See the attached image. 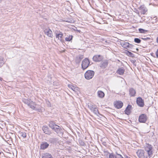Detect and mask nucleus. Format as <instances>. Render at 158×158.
I'll use <instances>...</instances> for the list:
<instances>
[{
  "instance_id": "nucleus-1",
  "label": "nucleus",
  "mask_w": 158,
  "mask_h": 158,
  "mask_svg": "<svg viewBox=\"0 0 158 158\" xmlns=\"http://www.w3.org/2000/svg\"><path fill=\"white\" fill-rule=\"evenodd\" d=\"M49 127L58 134H62V130L59 126L55 124L53 122H51L49 125Z\"/></svg>"
},
{
  "instance_id": "nucleus-15",
  "label": "nucleus",
  "mask_w": 158,
  "mask_h": 158,
  "mask_svg": "<svg viewBox=\"0 0 158 158\" xmlns=\"http://www.w3.org/2000/svg\"><path fill=\"white\" fill-rule=\"evenodd\" d=\"M114 106L118 109L121 108L123 106V103L119 101L114 102Z\"/></svg>"
},
{
  "instance_id": "nucleus-17",
  "label": "nucleus",
  "mask_w": 158,
  "mask_h": 158,
  "mask_svg": "<svg viewBox=\"0 0 158 158\" xmlns=\"http://www.w3.org/2000/svg\"><path fill=\"white\" fill-rule=\"evenodd\" d=\"M49 144L47 142H42L40 145V149L44 150L47 148L49 146Z\"/></svg>"
},
{
  "instance_id": "nucleus-3",
  "label": "nucleus",
  "mask_w": 158,
  "mask_h": 158,
  "mask_svg": "<svg viewBox=\"0 0 158 158\" xmlns=\"http://www.w3.org/2000/svg\"><path fill=\"white\" fill-rule=\"evenodd\" d=\"M94 74V72L92 70H88L85 73V77L87 80H89L93 78Z\"/></svg>"
},
{
  "instance_id": "nucleus-14",
  "label": "nucleus",
  "mask_w": 158,
  "mask_h": 158,
  "mask_svg": "<svg viewBox=\"0 0 158 158\" xmlns=\"http://www.w3.org/2000/svg\"><path fill=\"white\" fill-rule=\"evenodd\" d=\"M139 9L141 10V13L143 15L145 14L148 11L147 9L144 5L141 6Z\"/></svg>"
},
{
  "instance_id": "nucleus-37",
  "label": "nucleus",
  "mask_w": 158,
  "mask_h": 158,
  "mask_svg": "<svg viewBox=\"0 0 158 158\" xmlns=\"http://www.w3.org/2000/svg\"><path fill=\"white\" fill-rule=\"evenodd\" d=\"M156 42L157 43H158V37H157L156 39Z\"/></svg>"
},
{
  "instance_id": "nucleus-13",
  "label": "nucleus",
  "mask_w": 158,
  "mask_h": 158,
  "mask_svg": "<svg viewBox=\"0 0 158 158\" xmlns=\"http://www.w3.org/2000/svg\"><path fill=\"white\" fill-rule=\"evenodd\" d=\"M136 102L138 105L140 107H142L144 106V102L141 98H137Z\"/></svg>"
},
{
  "instance_id": "nucleus-23",
  "label": "nucleus",
  "mask_w": 158,
  "mask_h": 158,
  "mask_svg": "<svg viewBox=\"0 0 158 158\" xmlns=\"http://www.w3.org/2000/svg\"><path fill=\"white\" fill-rule=\"evenodd\" d=\"M125 70L123 68H119L117 71V73L120 75H123L124 72Z\"/></svg>"
},
{
  "instance_id": "nucleus-26",
  "label": "nucleus",
  "mask_w": 158,
  "mask_h": 158,
  "mask_svg": "<svg viewBox=\"0 0 158 158\" xmlns=\"http://www.w3.org/2000/svg\"><path fill=\"white\" fill-rule=\"evenodd\" d=\"M73 38V36L71 35H67V36L65 38V40L67 41H70L72 40Z\"/></svg>"
},
{
  "instance_id": "nucleus-9",
  "label": "nucleus",
  "mask_w": 158,
  "mask_h": 158,
  "mask_svg": "<svg viewBox=\"0 0 158 158\" xmlns=\"http://www.w3.org/2000/svg\"><path fill=\"white\" fill-rule=\"evenodd\" d=\"M103 59V56L101 55H95L94 56L93 58V60L97 62H100Z\"/></svg>"
},
{
  "instance_id": "nucleus-32",
  "label": "nucleus",
  "mask_w": 158,
  "mask_h": 158,
  "mask_svg": "<svg viewBox=\"0 0 158 158\" xmlns=\"http://www.w3.org/2000/svg\"><path fill=\"white\" fill-rule=\"evenodd\" d=\"M126 53L127 56H132L133 55L132 53L128 51H127Z\"/></svg>"
},
{
  "instance_id": "nucleus-33",
  "label": "nucleus",
  "mask_w": 158,
  "mask_h": 158,
  "mask_svg": "<svg viewBox=\"0 0 158 158\" xmlns=\"http://www.w3.org/2000/svg\"><path fill=\"white\" fill-rule=\"evenodd\" d=\"M139 30L141 33H145L147 31L141 28L139 29Z\"/></svg>"
},
{
  "instance_id": "nucleus-28",
  "label": "nucleus",
  "mask_w": 158,
  "mask_h": 158,
  "mask_svg": "<svg viewBox=\"0 0 158 158\" xmlns=\"http://www.w3.org/2000/svg\"><path fill=\"white\" fill-rule=\"evenodd\" d=\"M19 135L23 138H25L26 137L27 135L26 133L24 132H19Z\"/></svg>"
},
{
  "instance_id": "nucleus-24",
  "label": "nucleus",
  "mask_w": 158,
  "mask_h": 158,
  "mask_svg": "<svg viewBox=\"0 0 158 158\" xmlns=\"http://www.w3.org/2000/svg\"><path fill=\"white\" fill-rule=\"evenodd\" d=\"M83 58V55H80L77 57L76 59V62L77 63H79L80 62L81 60Z\"/></svg>"
},
{
  "instance_id": "nucleus-16",
  "label": "nucleus",
  "mask_w": 158,
  "mask_h": 158,
  "mask_svg": "<svg viewBox=\"0 0 158 158\" xmlns=\"http://www.w3.org/2000/svg\"><path fill=\"white\" fill-rule=\"evenodd\" d=\"M129 95L131 97H135L136 94L135 90L133 88H130L129 89Z\"/></svg>"
},
{
  "instance_id": "nucleus-40",
  "label": "nucleus",
  "mask_w": 158,
  "mask_h": 158,
  "mask_svg": "<svg viewBox=\"0 0 158 158\" xmlns=\"http://www.w3.org/2000/svg\"><path fill=\"white\" fill-rule=\"evenodd\" d=\"M2 78L0 77V80H1H1H2Z\"/></svg>"
},
{
  "instance_id": "nucleus-30",
  "label": "nucleus",
  "mask_w": 158,
  "mask_h": 158,
  "mask_svg": "<svg viewBox=\"0 0 158 158\" xmlns=\"http://www.w3.org/2000/svg\"><path fill=\"white\" fill-rule=\"evenodd\" d=\"M4 59L3 57H0V67H1L4 64Z\"/></svg>"
},
{
  "instance_id": "nucleus-18",
  "label": "nucleus",
  "mask_w": 158,
  "mask_h": 158,
  "mask_svg": "<svg viewBox=\"0 0 158 158\" xmlns=\"http://www.w3.org/2000/svg\"><path fill=\"white\" fill-rule=\"evenodd\" d=\"M68 87L69 89H71L75 92H77L78 90V88L77 87L73 85H68Z\"/></svg>"
},
{
  "instance_id": "nucleus-34",
  "label": "nucleus",
  "mask_w": 158,
  "mask_h": 158,
  "mask_svg": "<svg viewBox=\"0 0 158 158\" xmlns=\"http://www.w3.org/2000/svg\"><path fill=\"white\" fill-rule=\"evenodd\" d=\"M114 4L117 7H120V3L119 2H114Z\"/></svg>"
},
{
  "instance_id": "nucleus-31",
  "label": "nucleus",
  "mask_w": 158,
  "mask_h": 158,
  "mask_svg": "<svg viewBox=\"0 0 158 158\" xmlns=\"http://www.w3.org/2000/svg\"><path fill=\"white\" fill-rule=\"evenodd\" d=\"M134 41L137 43H139L141 42V40L137 38H135L134 39Z\"/></svg>"
},
{
  "instance_id": "nucleus-38",
  "label": "nucleus",
  "mask_w": 158,
  "mask_h": 158,
  "mask_svg": "<svg viewBox=\"0 0 158 158\" xmlns=\"http://www.w3.org/2000/svg\"><path fill=\"white\" fill-rule=\"evenodd\" d=\"M52 139V138H50V139H49V141H51V140H52V139Z\"/></svg>"
},
{
  "instance_id": "nucleus-21",
  "label": "nucleus",
  "mask_w": 158,
  "mask_h": 158,
  "mask_svg": "<svg viewBox=\"0 0 158 158\" xmlns=\"http://www.w3.org/2000/svg\"><path fill=\"white\" fill-rule=\"evenodd\" d=\"M42 158H53L52 155L49 153H45L42 155Z\"/></svg>"
},
{
  "instance_id": "nucleus-27",
  "label": "nucleus",
  "mask_w": 158,
  "mask_h": 158,
  "mask_svg": "<svg viewBox=\"0 0 158 158\" xmlns=\"http://www.w3.org/2000/svg\"><path fill=\"white\" fill-rule=\"evenodd\" d=\"M108 64L107 62L106 61L102 63L100 65V67L103 69H104L106 67Z\"/></svg>"
},
{
  "instance_id": "nucleus-7",
  "label": "nucleus",
  "mask_w": 158,
  "mask_h": 158,
  "mask_svg": "<svg viewBox=\"0 0 158 158\" xmlns=\"http://www.w3.org/2000/svg\"><path fill=\"white\" fill-rule=\"evenodd\" d=\"M89 107L90 110L95 114H97L99 113L97 107L95 105H89Z\"/></svg>"
},
{
  "instance_id": "nucleus-22",
  "label": "nucleus",
  "mask_w": 158,
  "mask_h": 158,
  "mask_svg": "<svg viewBox=\"0 0 158 158\" xmlns=\"http://www.w3.org/2000/svg\"><path fill=\"white\" fill-rule=\"evenodd\" d=\"M98 96L100 98H103L105 96V94L102 91H98L97 92Z\"/></svg>"
},
{
  "instance_id": "nucleus-41",
  "label": "nucleus",
  "mask_w": 158,
  "mask_h": 158,
  "mask_svg": "<svg viewBox=\"0 0 158 158\" xmlns=\"http://www.w3.org/2000/svg\"><path fill=\"white\" fill-rule=\"evenodd\" d=\"M136 50H138V48H137V49H136Z\"/></svg>"
},
{
  "instance_id": "nucleus-36",
  "label": "nucleus",
  "mask_w": 158,
  "mask_h": 158,
  "mask_svg": "<svg viewBox=\"0 0 158 158\" xmlns=\"http://www.w3.org/2000/svg\"><path fill=\"white\" fill-rule=\"evenodd\" d=\"M156 55L157 57L158 58V49L156 52Z\"/></svg>"
},
{
  "instance_id": "nucleus-12",
  "label": "nucleus",
  "mask_w": 158,
  "mask_h": 158,
  "mask_svg": "<svg viewBox=\"0 0 158 158\" xmlns=\"http://www.w3.org/2000/svg\"><path fill=\"white\" fill-rule=\"evenodd\" d=\"M44 32L45 34L47 35L48 36L52 38L53 37L52 32V31L49 28L45 29Z\"/></svg>"
},
{
  "instance_id": "nucleus-35",
  "label": "nucleus",
  "mask_w": 158,
  "mask_h": 158,
  "mask_svg": "<svg viewBox=\"0 0 158 158\" xmlns=\"http://www.w3.org/2000/svg\"><path fill=\"white\" fill-rule=\"evenodd\" d=\"M117 158H123L122 155H121L120 154H118V157H117ZM126 158H127V157H126Z\"/></svg>"
},
{
  "instance_id": "nucleus-8",
  "label": "nucleus",
  "mask_w": 158,
  "mask_h": 158,
  "mask_svg": "<svg viewBox=\"0 0 158 158\" xmlns=\"http://www.w3.org/2000/svg\"><path fill=\"white\" fill-rule=\"evenodd\" d=\"M147 119V117L145 114H142L139 116V120L140 123H145Z\"/></svg>"
},
{
  "instance_id": "nucleus-25",
  "label": "nucleus",
  "mask_w": 158,
  "mask_h": 158,
  "mask_svg": "<svg viewBox=\"0 0 158 158\" xmlns=\"http://www.w3.org/2000/svg\"><path fill=\"white\" fill-rule=\"evenodd\" d=\"M63 36V34L61 33L60 32L59 34H56V37L60 41L62 40V37Z\"/></svg>"
},
{
  "instance_id": "nucleus-39",
  "label": "nucleus",
  "mask_w": 158,
  "mask_h": 158,
  "mask_svg": "<svg viewBox=\"0 0 158 158\" xmlns=\"http://www.w3.org/2000/svg\"><path fill=\"white\" fill-rule=\"evenodd\" d=\"M148 39V38H143V39L146 40V39Z\"/></svg>"
},
{
  "instance_id": "nucleus-19",
  "label": "nucleus",
  "mask_w": 158,
  "mask_h": 158,
  "mask_svg": "<svg viewBox=\"0 0 158 158\" xmlns=\"http://www.w3.org/2000/svg\"><path fill=\"white\" fill-rule=\"evenodd\" d=\"M42 129L45 134L48 135H50L51 133L50 131L49 130L48 127L44 126L43 127Z\"/></svg>"
},
{
  "instance_id": "nucleus-2",
  "label": "nucleus",
  "mask_w": 158,
  "mask_h": 158,
  "mask_svg": "<svg viewBox=\"0 0 158 158\" xmlns=\"http://www.w3.org/2000/svg\"><path fill=\"white\" fill-rule=\"evenodd\" d=\"M136 153L139 158H147L146 153L143 150L139 149L137 150Z\"/></svg>"
},
{
  "instance_id": "nucleus-5",
  "label": "nucleus",
  "mask_w": 158,
  "mask_h": 158,
  "mask_svg": "<svg viewBox=\"0 0 158 158\" xmlns=\"http://www.w3.org/2000/svg\"><path fill=\"white\" fill-rule=\"evenodd\" d=\"M145 150L148 152L149 156L151 157L152 156V146L149 144H146L145 145Z\"/></svg>"
},
{
  "instance_id": "nucleus-4",
  "label": "nucleus",
  "mask_w": 158,
  "mask_h": 158,
  "mask_svg": "<svg viewBox=\"0 0 158 158\" xmlns=\"http://www.w3.org/2000/svg\"><path fill=\"white\" fill-rule=\"evenodd\" d=\"M23 102L25 104H27L31 108H35V107L33 106L35 105V102L25 98L23 99Z\"/></svg>"
},
{
  "instance_id": "nucleus-10",
  "label": "nucleus",
  "mask_w": 158,
  "mask_h": 158,
  "mask_svg": "<svg viewBox=\"0 0 158 158\" xmlns=\"http://www.w3.org/2000/svg\"><path fill=\"white\" fill-rule=\"evenodd\" d=\"M33 106L35 107V108L32 109L34 110H36L39 112H42L44 110V109L43 107L41 106L40 105L36 104L35 103Z\"/></svg>"
},
{
  "instance_id": "nucleus-29",
  "label": "nucleus",
  "mask_w": 158,
  "mask_h": 158,
  "mask_svg": "<svg viewBox=\"0 0 158 158\" xmlns=\"http://www.w3.org/2000/svg\"><path fill=\"white\" fill-rule=\"evenodd\" d=\"M118 154H117L116 155H115L113 153L110 154L109 158H117Z\"/></svg>"
},
{
  "instance_id": "nucleus-11",
  "label": "nucleus",
  "mask_w": 158,
  "mask_h": 158,
  "mask_svg": "<svg viewBox=\"0 0 158 158\" xmlns=\"http://www.w3.org/2000/svg\"><path fill=\"white\" fill-rule=\"evenodd\" d=\"M121 44L123 47L126 49L128 48H132L133 46V45L130 44L129 43L127 42L121 43Z\"/></svg>"
},
{
  "instance_id": "nucleus-20",
  "label": "nucleus",
  "mask_w": 158,
  "mask_h": 158,
  "mask_svg": "<svg viewBox=\"0 0 158 158\" xmlns=\"http://www.w3.org/2000/svg\"><path fill=\"white\" fill-rule=\"evenodd\" d=\"M131 106L130 105H128L127 107L126 108L125 110V114L127 115L131 113Z\"/></svg>"
},
{
  "instance_id": "nucleus-6",
  "label": "nucleus",
  "mask_w": 158,
  "mask_h": 158,
  "mask_svg": "<svg viewBox=\"0 0 158 158\" xmlns=\"http://www.w3.org/2000/svg\"><path fill=\"white\" fill-rule=\"evenodd\" d=\"M89 59L87 58H85L82 62L81 65L82 69L84 70L86 69L89 66Z\"/></svg>"
}]
</instances>
